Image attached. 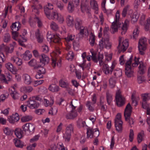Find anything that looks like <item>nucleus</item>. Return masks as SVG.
Segmentation results:
<instances>
[{
	"label": "nucleus",
	"instance_id": "nucleus-47",
	"mask_svg": "<svg viewBox=\"0 0 150 150\" xmlns=\"http://www.w3.org/2000/svg\"><path fill=\"white\" fill-rule=\"evenodd\" d=\"M149 94L148 93H144L142 95V102H146L148 100Z\"/></svg>",
	"mask_w": 150,
	"mask_h": 150
},
{
	"label": "nucleus",
	"instance_id": "nucleus-23",
	"mask_svg": "<svg viewBox=\"0 0 150 150\" xmlns=\"http://www.w3.org/2000/svg\"><path fill=\"white\" fill-rule=\"evenodd\" d=\"M23 78L24 79L25 83L27 84H30L32 82L30 77L27 74H24Z\"/></svg>",
	"mask_w": 150,
	"mask_h": 150
},
{
	"label": "nucleus",
	"instance_id": "nucleus-34",
	"mask_svg": "<svg viewBox=\"0 0 150 150\" xmlns=\"http://www.w3.org/2000/svg\"><path fill=\"white\" fill-rule=\"evenodd\" d=\"M90 4L93 9L96 11L98 10V4L96 1L95 0H91L90 1Z\"/></svg>",
	"mask_w": 150,
	"mask_h": 150
},
{
	"label": "nucleus",
	"instance_id": "nucleus-28",
	"mask_svg": "<svg viewBox=\"0 0 150 150\" xmlns=\"http://www.w3.org/2000/svg\"><path fill=\"white\" fill-rule=\"evenodd\" d=\"M50 38L51 41H53L54 43H59V45H61V43L60 42V39L58 36L54 35L53 37H52Z\"/></svg>",
	"mask_w": 150,
	"mask_h": 150
},
{
	"label": "nucleus",
	"instance_id": "nucleus-62",
	"mask_svg": "<svg viewBox=\"0 0 150 150\" xmlns=\"http://www.w3.org/2000/svg\"><path fill=\"white\" fill-rule=\"evenodd\" d=\"M138 58L137 59H136V57H135L134 59V62L132 64V66L133 67H137L138 64H139V62L138 63L139 61V59Z\"/></svg>",
	"mask_w": 150,
	"mask_h": 150
},
{
	"label": "nucleus",
	"instance_id": "nucleus-53",
	"mask_svg": "<svg viewBox=\"0 0 150 150\" xmlns=\"http://www.w3.org/2000/svg\"><path fill=\"white\" fill-rule=\"evenodd\" d=\"M121 118V115L120 113H118L117 115L115 120V122H120L122 123Z\"/></svg>",
	"mask_w": 150,
	"mask_h": 150
},
{
	"label": "nucleus",
	"instance_id": "nucleus-61",
	"mask_svg": "<svg viewBox=\"0 0 150 150\" xmlns=\"http://www.w3.org/2000/svg\"><path fill=\"white\" fill-rule=\"evenodd\" d=\"M42 51L45 53H47L48 52L49 49L48 47L46 45H44L42 46Z\"/></svg>",
	"mask_w": 150,
	"mask_h": 150
},
{
	"label": "nucleus",
	"instance_id": "nucleus-10",
	"mask_svg": "<svg viewBox=\"0 0 150 150\" xmlns=\"http://www.w3.org/2000/svg\"><path fill=\"white\" fill-rule=\"evenodd\" d=\"M73 125L72 124H70L67 125L66 128L65 133L63 136V137L66 141H69L71 133L73 132Z\"/></svg>",
	"mask_w": 150,
	"mask_h": 150
},
{
	"label": "nucleus",
	"instance_id": "nucleus-4",
	"mask_svg": "<svg viewBox=\"0 0 150 150\" xmlns=\"http://www.w3.org/2000/svg\"><path fill=\"white\" fill-rule=\"evenodd\" d=\"M132 57L131 56L129 59L127 61L125 64V74L129 78L132 77L133 75L134 68L132 67L131 66Z\"/></svg>",
	"mask_w": 150,
	"mask_h": 150
},
{
	"label": "nucleus",
	"instance_id": "nucleus-9",
	"mask_svg": "<svg viewBox=\"0 0 150 150\" xmlns=\"http://www.w3.org/2000/svg\"><path fill=\"white\" fill-rule=\"evenodd\" d=\"M87 135L88 138H97L99 135L98 130L89 127L87 129Z\"/></svg>",
	"mask_w": 150,
	"mask_h": 150
},
{
	"label": "nucleus",
	"instance_id": "nucleus-2",
	"mask_svg": "<svg viewBox=\"0 0 150 150\" xmlns=\"http://www.w3.org/2000/svg\"><path fill=\"white\" fill-rule=\"evenodd\" d=\"M44 8L45 14L48 19L57 20L60 23L63 22V17L53 10L52 4L48 3L47 5L45 6Z\"/></svg>",
	"mask_w": 150,
	"mask_h": 150
},
{
	"label": "nucleus",
	"instance_id": "nucleus-18",
	"mask_svg": "<svg viewBox=\"0 0 150 150\" xmlns=\"http://www.w3.org/2000/svg\"><path fill=\"white\" fill-rule=\"evenodd\" d=\"M139 65L138 67V73L141 75L144 74L145 73V70L146 69V67L144 64L142 62H139Z\"/></svg>",
	"mask_w": 150,
	"mask_h": 150
},
{
	"label": "nucleus",
	"instance_id": "nucleus-16",
	"mask_svg": "<svg viewBox=\"0 0 150 150\" xmlns=\"http://www.w3.org/2000/svg\"><path fill=\"white\" fill-rule=\"evenodd\" d=\"M6 68L14 74H16L17 71L16 68L11 63L8 62L5 65Z\"/></svg>",
	"mask_w": 150,
	"mask_h": 150
},
{
	"label": "nucleus",
	"instance_id": "nucleus-30",
	"mask_svg": "<svg viewBox=\"0 0 150 150\" xmlns=\"http://www.w3.org/2000/svg\"><path fill=\"white\" fill-rule=\"evenodd\" d=\"M131 100H132V103H134V105L136 106L137 105V101L139 100V98L138 97H136L135 96V94L133 93L132 94L131 96Z\"/></svg>",
	"mask_w": 150,
	"mask_h": 150
},
{
	"label": "nucleus",
	"instance_id": "nucleus-56",
	"mask_svg": "<svg viewBox=\"0 0 150 150\" xmlns=\"http://www.w3.org/2000/svg\"><path fill=\"white\" fill-rule=\"evenodd\" d=\"M75 38V36H72L71 35H68L67 37L65 38V39L67 42H69L70 41H72Z\"/></svg>",
	"mask_w": 150,
	"mask_h": 150
},
{
	"label": "nucleus",
	"instance_id": "nucleus-32",
	"mask_svg": "<svg viewBox=\"0 0 150 150\" xmlns=\"http://www.w3.org/2000/svg\"><path fill=\"white\" fill-rule=\"evenodd\" d=\"M11 60L13 61L18 66H20L22 64V60L18 57H12L11 58Z\"/></svg>",
	"mask_w": 150,
	"mask_h": 150
},
{
	"label": "nucleus",
	"instance_id": "nucleus-5",
	"mask_svg": "<svg viewBox=\"0 0 150 150\" xmlns=\"http://www.w3.org/2000/svg\"><path fill=\"white\" fill-rule=\"evenodd\" d=\"M147 44L146 39L145 38H140L138 42V48L139 53L141 55L144 54V51L146 49Z\"/></svg>",
	"mask_w": 150,
	"mask_h": 150
},
{
	"label": "nucleus",
	"instance_id": "nucleus-57",
	"mask_svg": "<svg viewBox=\"0 0 150 150\" xmlns=\"http://www.w3.org/2000/svg\"><path fill=\"white\" fill-rule=\"evenodd\" d=\"M59 83L60 86L62 87L65 88L67 86V83L62 80H60V81Z\"/></svg>",
	"mask_w": 150,
	"mask_h": 150
},
{
	"label": "nucleus",
	"instance_id": "nucleus-36",
	"mask_svg": "<svg viewBox=\"0 0 150 150\" xmlns=\"http://www.w3.org/2000/svg\"><path fill=\"white\" fill-rule=\"evenodd\" d=\"M74 4L71 2H69L67 7V10L69 13H72L74 10Z\"/></svg>",
	"mask_w": 150,
	"mask_h": 150
},
{
	"label": "nucleus",
	"instance_id": "nucleus-42",
	"mask_svg": "<svg viewBox=\"0 0 150 150\" xmlns=\"http://www.w3.org/2000/svg\"><path fill=\"white\" fill-rule=\"evenodd\" d=\"M144 133L143 131H141L137 135V141L138 143H140L142 140V137L144 136Z\"/></svg>",
	"mask_w": 150,
	"mask_h": 150
},
{
	"label": "nucleus",
	"instance_id": "nucleus-8",
	"mask_svg": "<svg viewBox=\"0 0 150 150\" xmlns=\"http://www.w3.org/2000/svg\"><path fill=\"white\" fill-rule=\"evenodd\" d=\"M115 21L113 22L111 26V28L113 30V33L117 31L118 28L120 27L121 23L119 22L120 14L119 11H117L115 15Z\"/></svg>",
	"mask_w": 150,
	"mask_h": 150
},
{
	"label": "nucleus",
	"instance_id": "nucleus-14",
	"mask_svg": "<svg viewBox=\"0 0 150 150\" xmlns=\"http://www.w3.org/2000/svg\"><path fill=\"white\" fill-rule=\"evenodd\" d=\"M39 57L42 66L43 67L46 64H47L48 63L50 59L46 55L42 54L40 55Z\"/></svg>",
	"mask_w": 150,
	"mask_h": 150
},
{
	"label": "nucleus",
	"instance_id": "nucleus-46",
	"mask_svg": "<svg viewBox=\"0 0 150 150\" xmlns=\"http://www.w3.org/2000/svg\"><path fill=\"white\" fill-rule=\"evenodd\" d=\"M106 98L108 103L110 105L112 100V95L107 92L106 93Z\"/></svg>",
	"mask_w": 150,
	"mask_h": 150
},
{
	"label": "nucleus",
	"instance_id": "nucleus-43",
	"mask_svg": "<svg viewBox=\"0 0 150 150\" xmlns=\"http://www.w3.org/2000/svg\"><path fill=\"white\" fill-rule=\"evenodd\" d=\"M3 40L4 42H8L11 39V36L9 33H6L5 35L3 38Z\"/></svg>",
	"mask_w": 150,
	"mask_h": 150
},
{
	"label": "nucleus",
	"instance_id": "nucleus-64",
	"mask_svg": "<svg viewBox=\"0 0 150 150\" xmlns=\"http://www.w3.org/2000/svg\"><path fill=\"white\" fill-rule=\"evenodd\" d=\"M22 38L23 39V40H18V42L20 45L23 47H25V45L23 42H26L27 40L23 37Z\"/></svg>",
	"mask_w": 150,
	"mask_h": 150
},
{
	"label": "nucleus",
	"instance_id": "nucleus-38",
	"mask_svg": "<svg viewBox=\"0 0 150 150\" xmlns=\"http://www.w3.org/2000/svg\"><path fill=\"white\" fill-rule=\"evenodd\" d=\"M19 23L15 22L13 23L11 26V28L12 31H18L19 30Z\"/></svg>",
	"mask_w": 150,
	"mask_h": 150
},
{
	"label": "nucleus",
	"instance_id": "nucleus-20",
	"mask_svg": "<svg viewBox=\"0 0 150 150\" xmlns=\"http://www.w3.org/2000/svg\"><path fill=\"white\" fill-rule=\"evenodd\" d=\"M83 21L81 19L77 18L75 20V28L76 30H79L82 27Z\"/></svg>",
	"mask_w": 150,
	"mask_h": 150
},
{
	"label": "nucleus",
	"instance_id": "nucleus-45",
	"mask_svg": "<svg viewBox=\"0 0 150 150\" xmlns=\"http://www.w3.org/2000/svg\"><path fill=\"white\" fill-rule=\"evenodd\" d=\"M50 26L51 29L54 31H57L59 28L57 25L54 22H52L51 23Z\"/></svg>",
	"mask_w": 150,
	"mask_h": 150
},
{
	"label": "nucleus",
	"instance_id": "nucleus-60",
	"mask_svg": "<svg viewBox=\"0 0 150 150\" xmlns=\"http://www.w3.org/2000/svg\"><path fill=\"white\" fill-rule=\"evenodd\" d=\"M138 82L141 83L145 81V79L144 76H138L137 78Z\"/></svg>",
	"mask_w": 150,
	"mask_h": 150
},
{
	"label": "nucleus",
	"instance_id": "nucleus-7",
	"mask_svg": "<svg viewBox=\"0 0 150 150\" xmlns=\"http://www.w3.org/2000/svg\"><path fill=\"white\" fill-rule=\"evenodd\" d=\"M115 99L116 104L119 107H122L125 104V99L122 96L119 90H118L116 93Z\"/></svg>",
	"mask_w": 150,
	"mask_h": 150
},
{
	"label": "nucleus",
	"instance_id": "nucleus-35",
	"mask_svg": "<svg viewBox=\"0 0 150 150\" xmlns=\"http://www.w3.org/2000/svg\"><path fill=\"white\" fill-rule=\"evenodd\" d=\"M42 65H38V66H36L35 67V68L38 69V73H39V74H44L45 73V69L43 67H41Z\"/></svg>",
	"mask_w": 150,
	"mask_h": 150
},
{
	"label": "nucleus",
	"instance_id": "nucleus-12",
	"mask_svg": "<svg viewBox=\"0 0 150 150\" xmlns=\"http://www.w3.org/2000/svg\"><path fill=\"white\" fill-rule=\"evenodd\" d=\"M72 102H71L70 105L71 106L72 110L71 112L67 114L66 115V118L67 119H73L77 116V113L74 110L75 109L76 106L72 104Z\"/></svg>",
	"mask_w": 150,
	"mask_h": 150
},
{
	"label": "nucleus",
	"instance_id": "nucleus-25",
	"mask_svg": "<svg viewBox=\"0 0 150 150\" xmlns=\"http://www.w3.org/2000/svg\"><path fill=\"white\" fill-rule=\"evenodd\" d=\"M115 124L116 130L118 132H121L122 130V123L120 122H115Z\"/></svg>",
	"mask_w": 150,
	"mask_h": 150
},
{
	"label": "nucleus",
	"instance_id": "nucleus-27",
	"mask_svg": "<svg viewBox=\"0 0 150 150\" xmlns=\"http://www.w3.org/2000/svg\"><path fill=\"white\" fill-rule=\"evenodd\" d=\"M49 89L50 91L53 92H57L59 90V87L55 84H52L49 87Z\"/></svg>",
	"mask_w": 150,
	"mask_h": 150
},
{
	"label": "nucleus",
	"instance_id": "nucleus-1",
	"mask_svg": "<svg viewBox=\"0 0 150 150\" xmlns=\"http://www.w3.org/2000/svg\"><path fill=\"white\" fill-rule=\"evenodd\" d=\"M92 54L91 58L95 62L97 63L98 61L99 65L100 66L103 65L102 69L103 72L106 74H111L113 69L116 65V63L114 62L112 63L111 67H109L107 64H104L103 62V54L99 53L97 57L96 53L91 52Z\"/></svg>",
	"mask_w": 150,
	"mask_h": 150
},
{
	"label": "nucleus",
	"instance_id": "nucleus-40",
	"mask_svg": "<svg viewBox=\"0 0 150 150\" xmlns=\"http://www.w3.org/2000/svg\"><path fill=\"white\" fill-rule=\"evenodd\" d=\"M91 35L89 41L90 44L91 46H93L95 44V36L92 33H91Z\"/></svg>",
	"mask_w": 150,
	"mask_h": 150
},
{
	"label": "nucleus",
	"instance_id": "nucleus-59",
	"mask_svg": "<svg viewBox=\"0 0 150 150\" xmlns=\"http://www.w3.org/2000/svg\"><path fill=\"white\" fill-rule=\"evenodd\" d=\"M57 7L60 10H63L64 8V5L61 2H58L56 4Z\"/></svg>",
	"mask_w": 150,
	"mask_h": 150
},
{
	"label": "nucleus",
	"instance_id": "nucleus-51",
	"mask_svg": "<svg viewBox=\"0 0 150 150\" xmlns=\"http://www.w3.org/2000/svg\"><path fill=\"white\" fill-rule=\"evenodd\" d=\"M34 19L35 20V21L36 22L38 23V26L39 27H40L42 26V23L41 21L40 20L38 17H35L34 18Z\"/></svg>",
	"mask_w": 150,
	"mask_h": 150
},
{
	"label": "nucleus",
	"instance_id": "nucleus-31",
	"mask_svg": "<svg viewBox=\"0 0 150 150\" xmlns=\"http://www.w3.org/2000/svg\"><path fill=\"white\" fill-rule=\"evenodd\" d=\"M5 134L8 135H12L14 132V130L12 129L6 127L3 130Z\"/></svg>",
	"mask_w": 150,
	"mask_h": 150
},
{
	"label": "nucleus",
	"instance_id": "nucleus-44",
	"mask_svg": "<svg viewBox=\"0 0 150 150\" xmlns=\"http://www.w3.org/2000/svg\"><path fill=\"white\" fill-rule=\"evenodd\" d=\"M139 31L138 28L137 27L134 29L133 32V38L136 39L138 37Z\"/></svg>",
	"mask_w": 150,
	"mask_h": 150
},
{
	"label": "nucleus",
	"instance_id": "nucleus-19",
	"mask_svg": "<svg viewBox=\"0 0 150 150\" xmlns=\"http://www.w3.org/2000/svg\"><path fill=\"white\" fill-rule=\"evenodd\" d=\"M30 52L29 50L26 51L23 54H20V56L25 60L28 61L32 57V55L29 54Z\"/></svg>",
	"mask_w": 150,
	"mask_h": 150
},
{
	"label": "nucleus",
	"instance_id": "nucleus-3",
	"mask_svg": "<svg viewBox=\"0 0 150 150\" xmlns=\"http://www.w3.org/2000/svg\"><path fill=\"white\" fill-rule=\"evenodd\" d=\"M132 109V108L130 103H128L126 106L124 112V116L125 120L126 121H128L131 127H132V125H133L134 123L133 119L131 117Z\"/></svg>",
	"mask_w": 150,
	"mask_h": 150
},
{
	"label": "nucleus",
	"instance_id": "nucleus-39",
	"mask_svg": "<svg viewBox=\"0 0 150 150\" xmlns=\"http://www.w3.org/2000/svg\"><path fill=\"white\" fill-rule=\"evenodd\" d=\"M139 17V15L137 13H134L131 17V22L133 23L136 22Z\"/></svg>",
	"mask_w": 150,
	"mask_h": 150
},
{
	"label": "nucleus",
	"instance_id": "nucleus-37",
	"mask_svg": "<svg viewBox=\"0 0 150 150\" xmlns=\"http://www.w3.org/2000/svg\"><path fill=\"white\" fill-rule=\"evenodd\" d=\"M109 85L111 88H113L115 86L116 81V79L113 78H110L109 80Z\"/></svg>",
	"mask_w": 150,
	"mask_h": 150
},
{
	"label": "nucleus",
	"instance_id": "nucleus-55",
	"mask_svg": "<svg viewBox=\"0 0 150 150\" xmlns=\"http://www.w3.org/2000/svg\"><path fill=\"white\" fill-rule=\"evenodd\" d=\"M134 134V132L132 129L130 130V133L129 136V140L130 142H132L133 139Z\"/></svg>",
	"mask_w": 150,
	"mask_h": 150
},
{
	"label": "nucleus",
	"instance_id": "nucleus-63",
	"mask_svg": "<svg viewBox=\"0 0 150 150\" xmlns=\"http://www.w3.org/2000/svg\"><path fill=\"white\" fill-rule=\"evenodd\" d=\"M30 98H31V99H33L36 101H40L42 100V98H40L39 96H33Z\"/></svg>",
	"mask_w": 150,
	"mask_h": 150
},
{
	"label": "nucleus",
	"instance_id": "nucleus-17",
	"mask_svg": "<svg viewBox=\"0 0 150 150\" xmlns=\"http://www.w3.org/2000/svg\"><path fill=\"white\" fill-rule=\"evenodd\" d=\"M8 119L10 123L14 124L15 122L18 121L19 120V117L18 114L16 113L10 116L8 118Z\"/></svg>",
	"mask_w": 150,
	"mask_h": 150
},
{
	"label": "nucleus",
	"instance_id": "nucleus-22",
	"mask_svg": "<svg viewBox=\"0 0 150 150\" xmlns=\"http://www.w3.org/2000/svg\"><path fill=\"white\" fill-rule=\"evenodd\" d=\"M15 134L19 139L21 138L23 136V131L19 128H16L14 130Z\"/></svg>",
	"mask_w": 150,
	"mask_h": 150
},
{
	"label": "nucleus",
	"instance_id": "nucleus-6",
	"mask_svg": "<svg viewBox=\"0 0 150 150\" xmlns=\"http://www.w3.org/2000/svg\"><path fill=\"white\" fill-rule=\"evenodd\" d=\"M123 40L122 37H119V45L117 47V49L118 50V52L119 53L122 51L123 52H125L128 47L129 44L127 40L125 39L123 40L122 43L121 42Z\"/></svg>",
	"mask_w": 150,
	"mask_h": 150
},
{
	"label": "nucleus",
	"instance_id": "nucleus-52",
	"mask_svg": "<svg viewBox=\"0 0 150 150\" xmlns=\"http://www.w3.org/2000/svg\"><path fill=\"white\" fill-rule=\"evenodd\" d=\"M35 128V127L33 124L31 123H29V128H28V131L30 132L33 133L34 132Z\"/></svg>",
	"mask_w": 150,
	"mask_h": 150
},
{
	"label": "nucleus",
	"instance_id": "nucleus-26",
	"mask_svg": "<svg viewBox=\"0 0 150 150\" xmlns=\"http://www.w3.org/2000/svg\"><path fill=\"white\" fill-rule=\"evenodd\" d=\"M67 23L69 26H72L74 24V19L72 17L68 16L67 18Z\"/></svg>",
	"mask_w": 150,
	"mask_h": 150
},
{
	"label": "nucleus",
	"instance_id": "nucleus-15",
	"mask_svg": "<svg viewBox=\"0 0 150 150\" xmlns=\"http://www.w3.org/2000/svg\"><path fill=\"white\" fill-rule=\"evenodd\" d=\"M88 0H83L82 1L81 5V8L82 12L84 13L86 12L88 13L89 12V7L88 6Z\"/></svg>",
	"mask_w": 150,
	"mask_h": 150
},
{
	"label": "nucleus",
	"instance_id": "nucleus-48",
	"mask_svg": "<svg viewBox=\"0 0 150 150\" xmlns=\"http://www.w3.org/2000/svg\"><path fill=\"white\" fill-rule=\"evenodd\" d=\"M32 118L29 116L23 117L21 118V120L23 122H28L32 120Z\"/></svg>",
	"mask_w": 150,
	"mask_h": 150
},
{
	"label": "nucleus",
	"instance_id": "nucleus-49",
	"mask_svg": "<svg viewBox=\"0 0 150 150\" xmlns=\"http://www.w3.org/2000/svg\"><path fill=\"white\" fill-rule=\"evenodd\" d=\"M129 5H127L123 9L122 11V16L123 17H125L126 16L127 14V10L129 8Z\"/></svg>",
	"mask_w": 150,
	"mask_h": 150
},
{
	"label": "nucleus",
	"instance_id": "nucleus-41",
	"mask_svg": "<svg viewBox=\"0 0 150 150\" xmlns=\"http://www.w3.org/2000/svg\"><path fill=\"white\" fill-rule=\"evenodd\" d=\"M114 74L116 77H119L122 75V70L120 69L115 70L114 71Z\"/></svg>",
	"mask_w": 150,
	"mask_h": 150
},
{
	"label": "nucleus",
	"instance_id": "nucleus-54",
	"mask_svg": "<svg viewBox=\"0 0 150 150\" xmlns=\"http://www.w3.org/2000/svg\"><path fill=\"white\" fill-rule=\"evenodd\" d=\"M24 90L26 92L30 93L33 90L32 87L30 86H27L23 88Z\"/></svg>",
	"mask_w": 150,
	"mask_h": 150
},
{
	"label": "nucleus",
	"instance_id": "nucleus-24",
	"mask_svg": "<svg viewBox=\"0 0 150 150\" xmlns=\"http://www.w3.org/2000/svg\"><path fill=\"white\" fill-rule=\"evenodd\" d=\"M80 31L79 34L82 35H85L88 36V32L87 28L82 26L80 29Z\"/></svg>",
	"mask_w": 150,
	"mask_h": 150
},
{
	"label": "nucleus",
	"instance_id": "nucleus-50",
	"mask_svg": "<svg viewBox=\"0 0 150 150\" xmlns=\"http://www.w3.org/2000/svg\"><path fill=\"white\" fill-rule=\"evenodd\" d=\"M28 64L31 66L35 67L37 65V61L34 59H32L28 62Z\"/></svg>",
	"mask_w": 150,
	"mask_h": 150
},
{
	"label": "nucleus",
	"instance_id": "nucleus-11",
	"mask_svg": "<svg viewBox=\"0 0 150 150\" xmlns=\"http://www.w3.org/2000/svg\"><path fill=\"white\" fill-rule=\"evenodd\" d=\"M112 46L111 43L108 40L101 39L99 42L98 46L100 49L102 50L104 47L106 48L110 49Z\"/></svg>",
	"mask_w": 150,
	"mask_h": 150
},
{
	"label": "nucleus",
	"instance_id": "nucleus-33",
	"mask_svg": "<svg viewBox=\"0 0 150 150\" xmlns=\"http://www.w3.org/2000/svg\"><path fill=\"white\" fill-rule=\"evenodd\" d=\"M127 21L126 20L124 24L123 23L122 24V27L121 28V34L122 35L125 34L127 29Z\"/></svg>",
	"mask_w": 150,
	"mask_h": 150
},
{
	"label": "nucleus",
	"instance_id": "nucleus-21",
	"mask_svg": "<svg viewBox=\"0 0 150 150\" xmlns=\"http://www.w3.org/2000/svg\"><path fill=\"white\" fill-rule=\"evenodd\" d=\"M35 36L37 41L39 43H42L43 41L44 38L42 35H41L40 33L39 29L37 30L35 33Z\"/></svg>",
	"mask_w": 150,
	"mask_h": 150
},
{
	"label": "nucleus",
	"instance_id": "nucleus-29",
	"mask_svg": "<svg viewBox=\"0 0 150 150\" xmlns=\"http://www.w3.org/2000/svg\"><path fill=\"white\" fill-rule=\"evenodd\" d=\"M13 142L15 146L17 147L22 148L23 146L22 142L19 139H15L13 140Z\"/></svg>",
	"mask_w": 150,
	"mask_h": 150
},
{
	"label": "nucleus",
	"instance_id": "nucleus-13",
	"mask_svg": "<svg viewBox=\"0 0 150 150\" xmlns=\"http://www.w3.org/2000/svg\"><path fill=\"white\" fill-rule=\"evenodd\" d=\"M27 106L32 109L37 108L40 106V103L38 102L33 99H31L30 98L27 101Z\"/></svg>",
	"mask_w": 150,
	"mask_h": 150
},
{
	"label": "nucleus",
	"instance_id": "nucleus-58",
	"mask_svg": "<svg viewBox=\"0 0 150 150\" xmlns=\"http://www.w3.org/2000/svg\"><path fill=\"white\" fill-rule=\"evenodd\" d=\"M150 23V19H147L146 23L145 24V28L146 31H148L149 29V27Z\"/></svg>",
	"mask_w": 150,
	"mask_h": 150
}]
</instances>
